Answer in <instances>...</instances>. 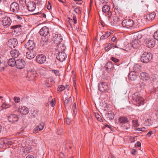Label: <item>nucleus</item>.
Masks as SVG:
<instances>
[{"mask_svg":"<svg viewBox=\"0 0 158 158\" xmlns=\"http://www.w3.org/2000/svg\"><path fill=\"white\" fill-rule=\"evenodd\" d=\"M25 47L28 50L36 49L35 48V44L34 42L32 40H29L24 45Z\"/></svg>","mask_w":158,"mask_h":158,"instance_id":"nucleus-12","label":"nucleus"},{"mask_svg":"<svg viewBox=\"0 0 158 158\" xmlns=\"http://www.w3.org/2000/svg\"><path fill=\"white\" fill-rule=\"evenodd\" d=\"M3 142V140H0V149L3 148L5 146L4 143Z\"/></svg>","mask_w":158,"mask_h":158,"instance_id":"nucleus-51","label":"nucleus"},{"mask_svg":"<svg viewBox=\"0 0 158 158\" xmlns=\"http://www.w3.org/2000/svg\"><path fill=\"white\" fill-rule=\"evenodd\" d=\"M25 63L22 59H19L16 60L15 65L18 69H22L24 67Z\"/></svg>","mask_w":158,"mask_h":158,"instance_id":"nucleus-13","label":"nucleus"},{"mask_svg":"<svg viewBox=\"0 0 158 158\" xmlns=\"http://www.w3.org/2000/svg\"><path fill=\"white\" fill-rule=\"evenodd\" d=\"M118 121L119 123L123 124H126V126H123L124 125H122L124 129L127 130L130 128V125L128 123L129 120L125 116H121L118 119Z\"/></svg>","mask_w":158,"mask_h":158,"instance_id":"nucleus-3","label":"nucleus"},{"mask_svg":"<svg viewBox=\"0 0 158 158\" xmlns=\"http://www.w3.org/2000/svg\"><path fill=\"white\" fill-rule=\"evenodd\" d=\"M128 78L131 81H134L136 79L137 76L134 72H130L128 74Z\"/></svg>","mask_w":158,"mask_h":158,"instance_id":"nucleus-28","label":"nucleus"},{"mask_svg":"<svg viewBox=\"0 0 158 158\" xmlns=\"http://www.w3.org/2000/svg\"><path fill=\"white\" fill-rule=\"evenodd\" d=\"M156 14L154 13H151L147 15L144 16V18L148 21L152 20L155 18Z\"/></svg>","mask_w":158,"mask_h":158,"instance_id":"nucleus-27","label":"nucleus"},{"mask_svg":"<svg viewBox=\"0 0 158 158\" xmlns=\"http://www.w3.org/2000/svg\"><path fill=\"white\" fill-rule=\"evenodd\" d=\"M106 69L107 71H110L114 69V66L111 61L107 62L105 66Z\"/></svg>","mask_w":158,"mask_h":158,"instance_id":"nucleus-24","label":"nucleus"},{"mask_svg":"<svg viewBox=\"0 0 158 158\" xmlns=\"http://www.w3.org/2000/svg\"><path fill=\"white\" fill-rule=\"evenodd\" d=\"M46 56L43 54L38 55L36 58V61L39 64L44 63L46 61Z\"/></svg>","mask_w":158,"mask_h":158,"instance_id":"nucleus-9","label":"nucleus"},{"mask_svg":"<svg viewBox=\"0 0 158 158\" xmlns=\"http://www.w3.org/2000/svg\"><path fill=\"white\" fill-rule=\"evenodd\" d=\"M111 60L115 63H117L118 62L119 60L114 57H112L111 58Z\"/></svg>","mask_w":158,"mask_h":158,"instance_id":"nucleus-52","label":"nucleus"},{"mask_svg":"<svg viewBox=\"0 0 158 158\" xmlns=\"http://www.w3.org/2000/svg\"><path fill=\"white\" fill-rule=\"evenodd\" d=\"M51 105L53 107L55 106V103L54 102V101L53 99L51 100L50 102Z\"/></svg>","mask_w":158,"mask_h":158,"instance_id":"nucleus-58","label":"nucleus"},{"mask_svg":"<svg viewBox=\"0 0 158 158\" xmlns=\"http://www.w3.org/2000/svg\"><path fill=\"white\" fill-rule=\"evenodd\" d=\"M110 7L108 5H104L102 8V11L105 13L108 12L110 10Z\"/></svg>","mask_w":158,"mask_h":158,"instance_id":"nucleus-35","label":"nucleus"},{"mask_svg":"<svg viewBox=\"0 0 158 158\" xmlns=\"http://www.w3.org/2000/svg\"><path fill=\"white\" fill-rule=\"evenodd\" d=\"M145 44L148 48H153L155 44V40L151 38H149L146 41Z\"/></svg>","mask_w":158,"mask_h":158,"instance_id":"nucleus-20","label":"nucleus"},{"mask_svg":"<svg viewBox=\"0 0 158 158\" xmlns=\"http://www.w3.org/2000/svg\"><path fill=\"white\" fill-rule=\"evenodd\" d=\"M135 36V39L132 40L131 43V45L132 47L136 48H137L140 45V41L138 40V39H139L141 37V35L140 34H138V36L136 35Z\"/></svg>","mask_w":158,"mask_h":158,"instance_id":"nucleus-5","label":"nucleus"},{"mask_svg":"<svg viewBox=\"0 0 158 158\" xmlns=\"http://www.w3.org/2000/svg\"><path fill=\"white\" fill-rule=\"evenodd\" d=\"M52 72L56 76H59V72L58 70L52 69Z\"/></svg>","mask_w":158,"mask_h":158,"instance_id":"nucleus-46","label":"nucleus"},{"mask_svg":"<svg viewBox=\"0 0 158 158\" xmlns=\"http://www.w3.org/2000/svg\"><path fill=\"white\" fill-rule=\"evenodd\" d=\"M23 152L24 153H29L30 152V148L27 147H24L23 149Z\"/></svg>","mask_w":158,"mask_h":158,"instance_id":"nucleus-42","label":"nucleus"},{"mask_svg":"<svg viewBox=\"0 0 158 158\" xmlns=\"http://www.w3.org/2000/svg\"><path fill=\"white\" fill-rule=\"evenodd\" d=\"M113 44L112 43H109L106 47L105 48V50L106 51H108V50L111 49L112 48L114 47L113 45Z\"/></svg>","mask_w":158,"mask_h":158,"instance_id":"nucleus-40","label":"nucleus"},{"mask_svg":"<svg viewBox=\"0 0 158 158\" xmlns=\"http://www.w3.org/2000/svg\"><path fill=\"white\" fill-rule=\"evenodd\" d=\"M21 26L20 25H15L13 26L12 28L13 29V31L17 34H20L21 31Z\"/></svg>","mask_w":158,"mask_h":158,"instance_id":"nucleus-23","label":"nucleus"},{"mask_svg":"<svg viewBox=\"0 0 158 158\" xmlns=\"http://www.w3.org/2000/svg\"><path fill=\"white\" fill-rule=\"evenodd\" d=\"M37 72L34 70H29L27 73V77L30 78L31 80L37 77Z\"/></svg>","mask_w":158,"mask_h":158,"instance_id":"nucleus-18","label":"nucleus"},{"mask_svg":"<svg viewBox=\"0 0 158 158\" xmlns=\"http://www.w3.org/2000/svg\"><path fill=\"white\" fill-rule=\"evenodd\" d=\"M154 133L152 131H150L146 135H147L148 137H150L151 135H153Z\"/></svg>","mask_w":158,"mask_h":158,"instance_id":"nucleus-55","label":"nucleus"},{"mask_svg":"<svg viewBox=\"0 0 158 158\" xmlns=\"http://www.w3.org/2000/svg\"><path fill=\"white\" fill-rule=\"evenodd\" d=\"M51 6L50 5V4L48 3V4L47 6V9L48 10H50L51 8Z\"/></svg>","mask_w":158,"mask_h":158,"instance_id":"nucleus-62","label":"nucleus"},{"mask_svg":"<svg viewBox=\"0 0 158 158\" xmlns=\"http://www.w3.org/2000/svg\"><path fill=\"white\" fill-rule=\"evenodd\" d=\"M67 55L64 52H58L56 56L57 59L61 62L64 61Z\"/></svg>","mask_w":158,"mask_h":158,"instance_id":"nucleus-15","label":"nucleus"},{"mask_svg":"<svg viewBox=\"0 0 158 158\" xmlns=\"http://www.w3.org/2000/svg\"><path fill=\"white\" fill-rule=\"evenodd\" d=\"M114 113L110 111L108 112L107 114V116L109 120H112L114 119Z\"/></svg>","mask_w":158,"mask_h":158,"instance_id":"nucleus-36","label":"nucleus"},{"mask_svg":"<svg viewBox=\"0 0 158 158\" xmlns=\"http://www.w3.org/2000/svg\"><path fill=\"white\" fill-rule=\"evenodd\" d=\"M49 29L46 26L43 27L41 28L40 31V35L43 36L45 37L47 36L49 34Z\"/></svg>","mask_w":158,"mask_h":158,"instance_id":"nucleus-17","label":"nucleus"},{"mask_svg":"<svg viewBox=\"0 0 158 158\" xmlns=\"http://www.w3.org/2000/svg\"><path fill=\"white\" fill-rule=\"evenodd\" d=\"M134 24V22L133 21L130 19L124 20L122 22L123 26L127 28L132 27Z\"/></svg>","mask_w":158,"mask_h":158,"instance_id":"nucleus-4","label":"nucleus"},{"mask_svg":"<svg viewBox=\"0 0 158 158\" xmlns=\"http://www.w3.org/2000/svg\"><path fill=\"white\" fill-rule=\"evenodd\" d=\"M114 8L116 11L118 12L119 14H120L121 13L122 10L119 7H118L117 6L115 7L114 6Z\"/></svg>","mask_w":158,"mask_h":158,"instance_id":"nucleus-47","label":"nucleus"},{"mask_svg":"<svg viewBox=\"0 0 158 158\" xmlns=\"http://www.w3.org/2000/svg\"><path fill=\"white\" fill-rule=\"evenodd\" d=\"M56 46V49L58 52H64L66 48V46L63 44H60Z\"/></svg>","mask_w":158,"mask_h":158,"instance_id":"nucleus-25","label":"nucleus"},{"mask_svg":"<svg viewBox=\"0 0 158 158\" xmlns=\"http://www.w3.org/2000/svg\"><path fill=\"white\" fill-rule=\"evenodd\" d=\"M81 9L79 7H77L75 8L73 11L76 13L80 14L81 11Z\"/></svg>","mask_w":158,"mask_h":158,"instance_id":"nucleus-43","label":"nucleus"},{"mask_svg":"<svg viewBox=\"0 0 158 158\" xmlns=\"http://www.w3.org/2000/svg\"><path fill=\"white\" fill-rule=\"evenodd\" d=\"M27 7L29 11H33L36 8V5L33 2H29L27 4Z\"/></svg>","mask_w":158,"mask_h":158,"instance_id":"nucleus-19","label":"nucleus"},{"mask_svg":"<svg viewBox=\"0 0 158 158\" xmlns=\"http://www.w3.org/2000/svg\"><path fill=\"white\" fill-rule=\"evenodd\" d=\"M94 114L96 118L98 121L100 122H102V119L98 113H94Z\"/></svg>","mask_w":158,"mask_h":158,"instance_id":"nucleus-38","label":"nucleus"},{"mask_svg":"<svg viewBox=\"0 0 158 158\" xmlns=\"http://www.w3.org/2000/svg\"><path fill=\"white\" fill-rule=\"evenodd\" d=\"M17 142V141L15 140L12 139H9L3 140V143H4L5 147H7V146H9L13 144H16Z\"/></svg>","mask_w":158,"mask_h":158,"instance_id":"nucleus-14","label":"nucleus"},{"mask_svg":"<svg viewBox=\"0 0 158 158\" xmlns=\"http://www.w3.org/2000/svg\"><path fill=\"white\" fill-rule=\"evenodd\" d=\"M39 73L42 75H45L46 73L45 70L44 69H43V68H40L38 71Z\"/></svg>","mask_w":158,"mask_h":158,"instance_id":"nucleus-41","label":"nucleus"},{"mask_svg":"<svg viewBox=\"0 0 158 158\" xmlns=\"http://www.w3.org/2000/svg\"><path fill=\"white\" fill-rule=\"evenodd\" d=\"M153 36L154 39L158 40V31H156L154 33Z\"/></svg>","mask_w":158,"mask_h":158,"instance_id":"nucleus-48","label":"nucleus"},{"mask_svg":"<svg viewBox=\"0 0 158 158\" xmlns=\"http://www.w3.org/2000/svg\"><path fill=\"white\" fill-rule=\"evenodd\" d=\"M18 42L17 40L15 38H13L8 41V46L11 48H15L17 45Z\"/></svg>","mask_w":158,"mask_h":158,"instance_id":"nucleus-10","label":"nucleus"},{"mask_svg":"<svg viewBox=\"0 0 158 158\" xmlns=\"http://www.w3.org/2000/svg\"><path fill=\"white\" fill-rule=\"evenodd\" d=\"M66 123L67 124L69 125H70V120L68 118L66 119Z\"/></svg>","mask_w":158,"mask_h":158,"instance_id":"nucleus-61","label":"nucleus"},{"mask_svg":"<svg viewBox=\"0 0 158 158\" xmlns=\"http://www.w3.org/2000/svg\"><path fill=\"white\" fill-rule=\"evenodd\" d=\"M137 152V151L135 149H133L132 150L131 153L133 155H135V153Z\"/></svg>","mask_w":158,"mask_h":158,"instance_id":"nucleus-60","label":"nucleus"},{"mask_svg":"<svg viewBox=\"0 0 158 158\" xmlns=\"http://www.w3.org/2000/svg\"><path fill=\"white\" fill-rule=\"evenodd\" d=\"M6 67V65L5 64L4 62H1L0 61V71H2L4 70Z\"/></svg>","mask_w":158,"mask_h":158,"instance_id":"nucleus-39","label":"nucleus"},{"mask_svg":"<svg viewBox=\"0 0 158 158\" xmlns=\"http://www.w3.org/2000/svg\"><path fill=\"white\" fill-rule=\"evenodd\" d=\"M19 111L23 114H27L29 112L28 109L25 106H21L19 107Z\"/></svg>","mask_w":158,"mask_h":158,"instance_id":"nucleus-22","label":"nucleus"},{"mask_svg":"<svg viewBox=\"0 0 158 158\" xmlns=\"http://www.w3.org/2000/svg\"><path fill=\"white\" fill-rule=\"evenodd\" d=\"M54 81L52 78H49L46 79L45 80V84L47 87H50L54 83Z\"/></svg>","mask_w":158,"mask_h":158,"instance_id":"nucleus-29","label":"nucleus"},{"mask_svg":"<svg viewBox=\"0 0 158 158\" xmlns=\"http://www.w3.org/2000/svg\"><path fill=\"white\" fill-rule=\"evenodd\" d=\"M44 124L43 123H41L37 126L34 129L35 131H40L42 130L44 127Z\"/></svg>","mask_w":158,"mask_h":158,"instance_id":"nucleus-33","label":"nucleus"},{"mask_svg":"<svg viewBox=\"0 0 158 158\" xmlns=\"http://www.w3.org/2000/svg\"><path fill=\"white\" fill-rule=\"evenodd\" d=\"M140 78L144 81H148L150 80L148 74L145 72L140 73Z\"/></svg>","mask_w":158,"mask_h":158,"instance_id":"nucleus-26","label":"nucleus"},{"mask_svg":"<svg viewBox=\"0 0 158 158\" xmlns=\"http://www.w3.org/2000/svg\"><path fill=\"white\" fill-rule=\"evenodd\" d=\"M132 123L134 127H136L139 126L138 120L136 119L133 120Z\"/></svg>","mask_w":158,"mask_h":158,"instance_id":"nucleus-45","label":"nucleus"},{"mask_svg":"<svg viewBox=\"0 0 158 158\" xmlns=\"http://www.w3.org/2000/svg\"><path fill=\"white\" fill-rule=\"evenodd\" d=\"M141 69L142 67L140 65L135 64L133 67V71L132 72H134L135 73H139L141 72Z\"/></svg>","mask_w":158,"mask_h":158,"instance_id":"nucleus-30","label":"nucleus"},{"mask_svg":"<svg viewBox=\"0 0 158 158\" xmlns=\"http://www.w3.org/2000/svg\"><path fill=\"white\" fill-rule=\"evenodd\" d=\"M111 34V32L109 31H107L105 32L101 36L100 40H103L106 39Z\"/></svg>","mask_w":158,"mask_h":158,"instance_id":"nucleus-31","label":"nucleus"},{"mask_svg":"<svg viewBox=\"0 0 158 158\" xmlns=\"http://www.w3.org/2000/svg\"><path fill=\"white\" fill-rule=\"evenodd\" d=\"M98 90L101 92H106L108 88L107 84L105 82H101L98 84Z\"/></svg>","mask_w":158,"mask_h":158,"instance_id":"nucleus-6","label":"nucleus"},{"mask_svg":"<svg viewBox=\"0 0 158 158\" xmlns=\"http://www.w3.org/2000/svg\"><path fill=\"white\" fill-rule=\"evenodd\" d=\"M19 117L16 114H10L8 116V120L9 122L12 123H15L18 121Z\"/></svg>","mask_w":158,"mask_h":158,"instance_id":"nucleus-21","label":"nucleus"},{"mask_svg":"<svg viewBox=\"0 0 158 158\" xmlns=\"http://www.w3.org/2000/svg\"><path fill=\"white\" fill-rule=\"evenodd\" d=\"M131 98L132 102L137 106L144 104V99L138 92H136L133 94Z\"/></svg>","mask_w":158,"mask_h":158,"instance_id":"nucleus-1","label":"nucleus"},{"mask_svg":"<svg viewBox=\"0 0 158 158\" xmlns=\"http://www.w3.org/2000/svg\"><path fill=\"white\" fill-rule=\"evenodd\" d=\"M118 18L117 17H114L113 19V21L114 23L115 24L117 23H118Z\"/></svg>","mask_w":158,"mask_h":158,"instance_id":"nucleus-53","label":"nucleus"},{"mask_svg":"<svg viewBox=\"0 0 158 158\" xmlns=\"http://www.w3.org/2000/svg\"><path fill=\"white\" fill-rule=\"evenodd\" d=\"M26 158H34V157L32 155H28L27 156Z\"/></svg>","mask_w":158,"mask_h":158,"instance_id":"nucleus-64","label":"nucleus"},{"mask_svg":"<svg viewBox=\"0 0 158 158\" xmlns=\"http://www.w3.org/2000/svg\"><path fill=\"white\" fill-rule=\"evenodd\" d=\"M53 36V41L54 43L57 45L60 44L62 40V37L60 34H55Z\"/></svg>","mask_w":158,"mask_h":158,"instance_id":"nucleus-11","label":"nucleus"},{"mask_svg":"<svg viewBox=\"0 0 158 158\" xmlns=\"http://www.w3.org/2000/svg\"><path fill=\"white\" fill-rule=\"evenodd\" d=\"M10 10L14 13L18 12L19 10L18 4L16 2H13L10 5Z\"/></svg>","mask_w":158,"mask_h":158,"instance_id":"nucleus-16","label":"nucleus"},{"mask_svg":"<svg viewBox=\"0 0 158 158\" xmlns=\"http://www.w3.org/2000/svg\"><path fill=\"white\" fill-rule=\"evenodd\" d=\"M153 123L152 121L150 119H148L146 120L144 124L147 126H150Z\"/></svg>","mask_w":158,"mask_h":158,"instance_id":"nucleus-37","label":"nucleus"},{"mask_svg":"<svg viewBox=\"0 0 158 158\" xmlns=\"http://www.w3.org/2000/svg\"><path fill=\"white\" fill-rule=\"evenodd\" d=\"M14 100L15 102L19 103L20 102V99L19 97H15L14 98Z\"/></svg>","mask_w":158,"mask_h":158,"instance_id":"nucleus-49","label":"nucleus"},{"mask_svg":"<svg viewBox=\"0 0 158 158\" xmlns=\"http://www.w3.org/2000/svg\"><path fill=\"white\" fill-rule=\"evenodd\" d=\"M141 143L139 141L137 142V143L135 144V145L136 147H139L141 146Z\"/></svg>","mask_w":158,"mask_h":158,"instance_id":"nucleus-57","label":"nucleus"},{"mask_svg":"<svg viewBox=\"0 0 158 158\" xmlns=\"http://www.w3.org/2000/svg\"><path fill=\"white\" fill-rule=\"evenodd\" d=\"M65 89V86L63 85H60L58 86V91L60 92Z\"/></svg>","mask_w":158,"mask_h":158,"instance_id":"nucleus-44","label":"nucleus"},{"mask_svg":"<svg viewBox=\"0 0 158 158\" xmlns=\"http://www.w3.org/2000/svg\"><path fill=\"white\" fill-rule=\"evenodd\" d=\"M73 107H72L73 109V110L77 109L76 104L75 103H74L73 104Z\"/></svg>","mask_w":158,"mask_h":158,"instance_id":"nucleus-63","label":"nucleus"},{"mask_svg":"<svg viewBox=\"0 0 158 158\" xmlns=\"http://www.w3.org/2000/svg\"><path fill=\"white\" fill-rule=\"evenodd\" d=\"M3 108H4L5 109L8 108L9 107V105H8L3 104L2 105Z\"/></svg>","mask_w":158,"mask_h":158,"instance_id":"nucleus-59","label":"nucleus"},{"mask_svg":"<svg viewBox=\"0 0 158 158\" xmlns=\"http://www.w3.org/2000/svg\"><path fill=\"white\" fill-rule=\"evenodd\" d=\"M16 60L14 58H12L9 59L8 61V65L10 66H14L16 64Z\"/></svg>","mask_w":158,"mask_h":158,"instance_id":"nucleus-34","label":"nucleus"},{"mask_svg":"<svg viewBox=\"0 0 158 158\" xmlns=\"http://www.w3.org/2000/svg\"><path fill=\"white\" fill-rule=\"evenodd\" d=\"M36 55V49L28 50L26 52V57L29 59H32L34 58Z\"/></svg>","mask_w":158,"mask_h":158,"instance_id":"nucleus-7","label":"nucleus"},{"mask_svg":"<svg viewBox=\"0 0 158 158\" xmlns=\"http://www.w3.org/2000/svg\"><path fill=\"white\" fill-rule=\"evenodd\" d=\"M152 55L149 52H145L141 57V60L142 62L147 63L152 59Z\"/></svg>","mask_w":158,"mask_h":158,"instance_id":"nucleus-2","label":"nucleus"},{"mask_svg":"<svg viewBox=\"0 0 158 158\" xmlns=\"http://www.w3.org/2000/svg\"><path fill=\"white\" fill-rule=\"evenodd\" d=\"M10 53L11 56L13 58L17 57L19 54V51L16 49L11 50Z\"/></svg>","mask_w":158,"mask_h":158,"instance_id":"nucleus-32","label":"nucleus"},{"mask_svg":"<svg viewBox=\"0 0 158 158\" xmlns=\"http://www.w3.org/2000/svg\"><path fill=\"white\" fill-rule=\"evenodd\" d=\"M73 18L74 23L76 24L77 23V18L76 16L75 15H73Z\"/></svg>","mask_w":158,"mask_h":158,"instance_id":"nucleus-54","label":"nucleus"},{"mask_svg":"<svg viewBox=\"0 0 158 158\" xmlns=\"http://www.w3.org/2000/svg\"><path fill=\"white\" fill-rule=\"evenodd\" d=\"M19 2L20 3L23 5L26 3V1L25 0H19Z\"/></svg>","mask_w":158,"mask_h":158,"instance_id":"nucleus-56","label":"nucleus"},{"mask_svg":"<svg viewBox=\"0 0 158 158\" xmlns=\"http://www.w3.org/2000/svg\"><path fill=\"white\" fill-rule=\"evenodd\" d=\"M2 24L5 27H7L11 24V20L10 18L8 16H5L2 18Z\"/></svg>","mask_w":158,"mask_h":158,"instance_id":"nucleus-8","label":"nucleus"},{"mask_svg":"<svg viewBox=\"0 0 158 158\" xmlns=\"http://www.w3.org/2000/svg\"><path fill=\"white\" fill-rule=\"evenodd\" d=\"M135 130L144 131H145V128L144 127L137 128L136 129H135Z\"/></svg>","mask_w":158,"mask_h":158,"instance_id":"nucleus-50","label":"nucleus"}]
</instances>
